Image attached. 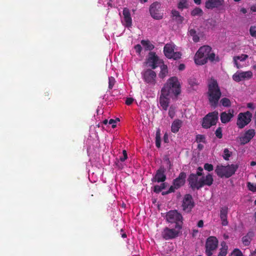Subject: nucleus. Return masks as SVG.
<instances>
[{
    "label": "nucleus",
    "mask_w": 256,
    "mask_h": 256,
    "mask_svg": "<svg viewBox=\"0 0 256 256\" xmlns=\"http://www.w3.org/2000/svg\"><path fill=\"white\" fill-rule=\"evenodd\" d=\"M195 63L198 65L205 64L208 60L211 62L217 61L218 57L212 52V48L208 46H204L200 47L196 52L194 56Z\"/></svg>",
    "instance_id": "nucleus-1"
},
{
    "label": "nucleus",
    "mask_w": 256,
    "mask_h": 256,
    "mask_svg": "<svg viewBox=\"0 0 256 256\" xmlns=\"http://www.w3.org/2000/svg\"><path fill=\"white\" fill-rule=\"evenodd\" d=\"M161 91L171 98L177 97L181 92L180 84L178 78L173 76L168 79Z\"/></svg>",
    "instance_id": "nucleus-2"
},
{
    "label": "nucleus",
    "mask_w": 256,
    "mask_h": 256,
    "mask_svg": "<svg viewBox=\"0 0 256 256\" xmlns=\"http://www.w3.org/2000/svg\"><path fill=\"white\" fill-rule=\"evenodd\" d=\"M221 94L217 82L214 79L210 80L208 83V96L211 106H217Z\"/></svg>",
    "instance_id": "nucleus-3"
},
{
    "label": "nucleus",
    "mask_w": 256,
    "mask_h": 256,
    "mask_svg": "<svg viewBox=\"0 0 256 256\" xmlns=\"http://www.w3.org/2000/svg\"><path fill=\"white\" fill-rule=\"evenodd\" d=\"M238 168L237 164H232L227 166H218L215 172L218 176L222 178H229L234 174Z\"/></svg>",
    "instance_id": "nucleus-4"
},
{
    "label": "nucleus",
    "mask_w": 256,
    "mask_h": 256,
    "mask_svg": "<svg viewBox=\"0 0 256 256\" xmlns=\"http://www.w3.org/2000/svg\"><path fill=\"white\" fill-rule=\"evenodd\" d=\"M164 52L165 56L168 58L176 60L180 58L182 56L181 54L177 51L176 46L173 43L166 44Z\"/></svg>",
    "instance_id": "nucleus-5"
},
{
    "label": "nucleus",
    "mask_w": 256,
    "mask_h": 256,
    "mask_svg": "<svg viewBox=\"0 0 256 256\" xmlns=\"http://www.w3.org/2000/svg\"><path fill=\"white\" fill-rule=\"evenodd\" d=\"M218 113L216 111L208 114L204 118L202 123V127L208 128L216 124L218 120Z\"/></svg>",
    "instance_id": "nucleus-6"
},
{
    "label": "nucleus",
    "mask_w": 256,
    "mask_h": 256,
    "mask_svg": "<svg viewBox=\"0 0 256 256\" xmlns=\"http://www.w3.org/2000/svg\"><path fill=\"white\" fill-rule=\"evenodd\" d=\"M181 228V225L178 223L175 225L174 228H166L162 232V236L166 240L174 238L178 236Z\"/></svg>",
    "instance_id": "nucleus-7"
},
{
    "label": "nucleus",
    "mask_w": 256,
    "mask_h": 256,
    "mask_svg": "<svg viewBox=\"0 0 256 256\" xmlns=\"http://www.w3.org/2000/svg\"><path fill=\"white\" fill-rule=\"evenodd\" d=\"M252 114L250 112H240L238 114L236 124L240 128H242L251 121Z\"/></svg>",
    "instance_id": "nucleus-8"
},
{
    "label": "nucleus",
    "mask_w": 256,
    "mask_h": 256,
    "mask_svg": "<svg viewBox=\"0 0 256 256\" xmlns=\"http://www.w3.org/2000/svg\"><path fill=\"white\" fill-rule=\"evenodd\" d=\"M142 74L144 80L146 84L151 86H154L156 84V74L154 70L147 69L144 70Z\"/></svg>",
    "instance_id": "nucleus-9"
},
{
    "label": "nucleus",
    "mask_w": 256,
    "mask_h": 256,
    "mask_svg": "<svg viewBox=\"0 0 256 256\" xmlns=\"http://www.w3.org/2000/svg\"><path fill=\"white\" fill-rule=\"evenodd\" d=\"M150 12L151 16L154 19L160 20L162 18L163 12L160 3L154 2L150 8Z\"/></svg>",
    "instance_id": "nucleus-10"
},
{
    "label": "nucleus",
    "mask_w": 256,
    "mask_h": 256,
    "mask_svg": "<svg viewBox=\"0 0 256 256\" xmlns=\"http://www.w3.org/2000/svg\"><path fill=\"white\" fill-rule=\"evenodd\" d=\"M218 244V240L215 236H210L207 239L206 252L208 256H211L212 254V251L216 250Z\"/></svg>",
    "instance_id": "nucleus-11"
},
{
    "label": "nucleus",
    "mask_w": 256,
    "mask_h": 256,
    "mask_svg": "<svg viewBox=\"0 0 256 256\" xmlns=\"http://www.w3.org/2000/svg\"><path fill=\"white\" fill-rule=\"evenodd\" d=\"M253 76L252 72L248 70L246 72L238 71L232 76L233 80L236 82L249 80Z\"/></svg>",
    "instance_id": "nucleus-12"
},
{
    "label": "nucleus",
    "mask_w": 256,
    "mask_h": 256,
    "mask_svg": "<svg viewBox=\"0 0 256 256\" xmlns=\"http://www.w3.org/2000/svg\"><path fill=\"white\" fill-rule=\"evenodd\" d=\"M166 220L168 222L177 223L182 226V216L176 210H172L168 212L166 216Z\"/></svg>",
    "instance_id": "nucleus-13"
},
{
    "label": "nucleus",
    "mask_w": 256,
    "mask_h": 256,
    "mask_svg": "<svg viewBox=\"0 0 256 256\" xmlns=\"http://www.w3.org/2000/svg\"><path fill=\"white\" fill-rule=\"evenodd\" d=\"M160 60L158 56L155 53L150 52L149 53L146 64L148 67L152 69H154L158 66Z\"/></svg>",
    "instance_id": "nucleus-14"
},
{
    "label": "nucleus",
    "mask_w": 256,
    "mask_h": 256,
    "mask_svg": "<svg viewBox=\"0 0 256 256\" xmlns=\"http://www.w3.org/2000/svg\"><path fill=\"white\" fill-rule=\"evenodd\" d=\"M255 130L252 128L246 130L240 138V142L242 144L248 143L255 136Z\"/></svg>",
    "instance_id": "nucleus-15"
},
{
    "label": "nucleus",
    "mask_w": 256,
    "mask_h": 256,
    "mask_svg": "<svg viewBox=\"0 0 256 256\" xmlns=\"http://www.w3.org/2000/svg\"><path fill=\"white\" fill-rule=\"evenodd\" d=\"M121 21L124 26L130 28L132 24V18L128 8H124L122 12V15L121 16Z\"/></svg>",
    "instance_id": "nucleus-16"
},
{
    "label": "nucleus",
    "mask_w": 256,
    "mask_h": 256,
    "mask_svg": "<svg viewBox=\"0 0 256 256\" xmlns=\"http://www.w3.org/2000/svg\"><path fill=\"white\" fill-rule=\"evenodd\" d=\"M186 178V174L184 173H181L179 176L174 182L173 186H170L168 192H174L176 189H178L182 186L184 184Z\"/></svg>",
    "instance_id": "nucleus-17"
},
{
    "label": "nucleus",
    "mask_w": 256,
    "mask_h": 256,
    "mask_svg": "<svg viewBox=\"0 0 256 256\" xmlns=\"http://www.w3.org/2000/svg\"><path fill=\"white\" fill-rule=\"evenodd\" d=\"M248 55L242 54L240 56H235L233 58V60L235 66L238 68H242L247 66L245 60L248 58Z\"/></svg>",
    "instance_id": "nucleus-18"
},
{
    "label": "nucleus",
    "mask_w": 256,
    "mask_h": 256,
    "mask_svg": "<svg viewBox=\"0 0 256 256\" xmlns=\"http://www.w3.org/2000/svg\"><path fill=\"white\" fill-rule=\"evenodd\" d=\"M194 206V202L192 196L190 194H186L183 199L182 207L184 210L188 212L193 208Z\"/></svg>",
    "instance_id": "nucleus-19"
},
{
    "label": "nucleus",
    "mask_w": 256,
    "mask_h": 256,
    "mask_svg": "<svg viewBox=\"0 0 256 256\" xmlns=\"http://www.w3.org/2000/svg\"><path fill=\"white\" fill-rule=\"evenodd\" d=\"M170 96L164 94V92L161 91V94L160 96L159 104L162 110H166L170 102Z\"/></svg>",
    "instance_id": "nucleus-20"
},
{
    "label": "nucleus",
    "mask_w": 256,
    "mask_h": 256,
    "mask_svg": "<svg viewBox=\"0 0 256 256\" xmlns=\"http://www.w3.org/2000/svg\"><path fill=\"white\" fill-rule=\"evenodd\" d=\"M224 0H208L205 4V6L208 9H214L222 6Z\"/></svg>",
    "instance_id": "nucleus-21"
},
{
    "label": "nucleus",
    "mask_w": 256,
    "mask_h": 256,
    "mask_svg": "<svg viewBox=\"0 0 256 256\" xmlns=\"http://www.w3.org/2000/svg\"><path fill=\"white\" fill-rule=\"evenodd\" d=\"M234 110L230 109L228 112H222L220 114V120L222 123L226 124L229 122L234 114Z\"/></svg>",
    "instance_id": "nucleus-22"
},
{
    "label": "nucleus",
    "mask_w": 256,
    "mask_h": 256,
    "mask_svg": "<svg viewBox=\"0 0 256 256\" xmlns=\"http://www.w3.org/2000/svg\"><path fill=\"white\" fill-rule=\"evenodd\" d=\"M228 213V208L226 206L222 207L220 210V218L222 221L223 226H226L228 224L227 220V215Z\"/></svg>",
    "instance_id": "nucleus-23"
},
{
    "label": "nucleus",
    "mask_w": 256,
    "mask_h": 256,
    "mask_svg": "<svg viewBox=\"0 0 256 256\" xmlns=\"http://www.w3.org/2000/svg\"><path fill=\"white\" fill-rule=\"evenodd\" d=\"M213 182V178L212 174H208L206 176H204L200 179V184L202 187L204 185L211 186Z\"/></svg>",
    "instance_id": "nucleus-24"
},
{
    "label": "nucleus",
    "mask_w": 256,
    "mask_h": 256,
    "mask_svg": "<svg viewBox=\"0 0 256 256\" xmlns=\"http://www.w3.org/2000/svg\"><path fill=\"white\" fill-rule=\"evenodd\" d=\"M189 182L192 188H202V184H200V180H198L195 175H191L190 176Z\"/></svg>",
    "instance_id": "nucleus-25"
},
{
    "label": "nucleus",
    "mask_w": 256,
    "mask_h": 256,
    "mask_svg": "<svg viewBox=\"0 0 256 256\" xmlns=\"http://www.w3.org/2000/svg\"><path fill=\"white\" fill-rule=\"evenodd\" d=\"M166 176L164 174V171L159 170L157 171L155 176L152 178L153 182H162L165 180Z\"/></svg>",
    "instance_id": "nucleus-26"
},
{
    "label": "nucleus",
    "mask_w": 256,
    "mask_h": 256,
    "mask_svg": "<svg viewBox=\"0 0 256 256\" xmlns=\"http://www.w3.org/2000/svg\"><path fill=\"white\" fill-rule=\"evenodd\" d=\"M182 124V122L179 120H174L171 126V130L174 133L177 132L180 128L181 127Z\"/></svg>",
    "instance_id": "nucleus-27"
},
{
    "label": "nucleus",
    "mask_w": 256,
    "mask_h": 256,
    "mask_svg": "<svg viewBox=\"0 0 256 256\" xmlns=\"http://www.w3.org/2000/svg\"><path fill=\"white\" fill-rule=\"evenodd\" d=\"M228 246L224 241L220 243V248L218 256H226L228 253Z\"/></svg>",
    "instance_id": "nucleus-28"
},
{
    "label": "nucleus",
    "mask_w": 256,
    "mask_h": 256,
    "mask_svg": "<svg viewBox=\"0 0 256 256\" xmlns=\"http://www.w3.org/2000/svg\"><path fill=\"white\" fill-rule=\"evenodd\" d=\"M141 44L146 50H151L154 48V46L148 40H142Z\"/></svg>",
    "instance_id": "nucleus-29"
},
{
    "label": "nucleus",
    "mask_w": 256,
    "mask_h": 256,
    "mask_svg": "<svg viewBox=\"0 0 256 256\" xmlns=\"http://www.w3.org/2000/svg\"><path fill=\"white\" fill-rule=\"evenodd\" d=\"M188 34L192 38V40L196 42L200 40L199 34L193 28H190L188 30Z\"/></svg>",
    "instance_id": "nucleus-30"
},
{
    "label": "nucleus",
    "mask_w": 256,
    "mask_h": 256,
    "mask_svg": "<svg viewBox=\"0 0 256 256\" xmlns=\"http://www.w3.org/2000/svg\"><path fill=\"white\" fill-rule=\"evenodd\" d=\"M252 236V232H248L246 236L242 238V242L244 246H248L250 244Z\"/></svg>",
    "instance_id": "nucleus-31"
},
{
    "label": "nucleus",
    "mask_w": 256,
    "mask_h": 256,
    "mask_svg": "<svg viewBox=\"0 0 256 256\" xmlns=\"http://www.w3.org/2000/svg\"><path fill=\"white\" fill-rule=\"evenodd\" d=\"M188 0H180L178 4V9L182 10L184 8H188Z\"/></svg>",
    "instance_id": "nucleus-32"
},
{
    "label": "nucleus",
    "mask_w": 256,
    "mask_h": 256,
    "mask_svg": "<svg viewBox=\"0 0 256 256\" xmlns=\"http://www.w3.org/2000/svg\"><path fill=\"white\" fill-rule=\"evenodd\" d=\"M202 14V10L199 8H196L191 12V15L192 16H200Z\"/></svg>",
    "instance_id": "nucleus-33"
},
{
    "label": "nucleus",
    "mask_w": 256,
    "mask_h": 256,
    "mask_svg": "<svg viewBox=\"0 0 256 256\" xmlns=\"http://www.w3.org/2000/svg\"><path fill=\"white\" fill-rule=\"evenodd\" d=\"M160 68L161 71L160 72V76L162 78H164L166 76L168 72L167 66L164 64H162V66H161Z\"/></svg>",
    "instance_id": "nucleus-34"
},
{
    "label": "nucleus",
    "mask_w": 256,
    "mask_h": 256,
    "mask_svg": "<svg viewBox=\"0 0 256 256\" xmlns=\"http://www.w3.org/2000/svg\"><path fill=\"white\" fill-rule=\"evenodd\" d=\"M220 103L223 106L226 107L230 106L231 104L230 100L228 98H222L220 100Z\"/></svg>",
    "instance_id": "nucleus-35"
},
{
    "label": "nucleus",
    "mask_w": 256,
    "mask_h": 256,
    "mask_svg": "<svg viewBox=\"0 0 256 256\" xmlns=\"http://www.w3.org/2000/svg\"><path fill=\"white\" fill-rule=\"evenodd\" d=\"M232 256H243L242 252L238 248H235L231 254Z\"/></svg>",
    "instance_id": "nucleus-36"
},
{
    "label": "nucleus",
    "mask_w": 256,
    "mask_h": 256,
    "mask_svg": "<svg viewBox=\"0 0 256 256\" xmlns=\"http://www.w3.org/2000/svg\"><path fill=\"white\" fill-rule=\"evenodd\" d=\"M231 154V152H230L228 149L226 148L224 150V151L223 157L226 160H228V158L230 156Z\"/></svg>",
    "instance_id": "nucleus-37"
},
{
    "label": "nucleus",
    "mask_w": 256,
    "mask_h": 256,
    "mask_svg": "<svg viewBox=\"0 0 256 256\" xmlns=\"http://www.w3.org/2000/svg\"><path fill=\"white\" fill-rule=\"evenodd\" d=\"M115 83V79L114 78L110 76L108 78V88L112 89Z\"/></svg>",
    "instance_id": "nucleus-38"
},
{
    "label": "nucleus",
    "mask_w": 256,
    "mask_h": 256,
    "mask_svg": "<svg viewBox=\"0 0 256 256\" xmlns=\"http://www.w3.org/2000/svg\"><path fill=\"white\" fill-rule=\"evenodd\" d=\"M176 111V108L173 106H171L168 112V115L171 118H173L174 116Z\"/></svg>",
    "instance_id": "nucleus-39"
},
{
    "label": "nucleus",
    "mask_w": 256,
    "mask_h": 256,
    "mask_svg": "<svg viewBox=\"0 0 256 256\" xmlns=\"http://www.w3.org/2000/svg\"><path fill=\"white\" fill-rule=\"evenodd\" d=\"M164 188V184H162L160 186H154V191L156 192H159Z\"/></svg>",
    "instance_id": "nucleus-40"
},
{
    "label": "nucleus",
    "mask_w": 256,
    "mask_h": 256,
    "mask_svg": "<svg viewBox=\"0 0 256 256\" xmlns=\"http://www.w3.org/2000/svg\"><path fill=\"white\" fill-rule=\"evenodd\" d=\"M250 35L252 36H256V26H252L250 30Z\"/></svg>",
    "instance_id": "nucleus-41"
},
{
    "label": "nucleus",
    "mask_w": 256,
    "mask_h": 256,
    "mask_svg": "<svg viewBox=\"0 0 256 256\" xmlns=\"http://www.w3.org/2000/svg\"><path fill=\"white\" fill-rule=\"evenodd\" d=\"M216 135L218 138H222V130L220 128H218L216 131Z\"/></svg>",
    "instance_id": "nucleus-42"
},
{
    "label": "nucleus",
    "mask_w": 256,
    "mask_h": 256,
    "mask_svg": "<svg viewBox=\"0 0 256 256\" xmlns=\"http://www.w3.org/2000/svg\"><path fill=\"white\" fill-rule=\"evenodd\" d=\"M204 168L206 170L210 172L213 170V166L211 164H206L204 166Z\"/></svg>",
    "instance_id": "nucleus-43"
},
{
    "label": "nucleus",
    "mask_w": 256,
    "mask_h": 256,
    "mask_svg": "<svg viewBox=\"0 0 256 256\" xmlns=\"http://www.w3.org/2000/svg\"><path fill=\"white\" fill-rule=\"evenodd\" d=\"M134 49L136 50V53H138V54H140V52L142 50V47L141 45L138 44L134 46Z\"/></svg>",
    "instance_id": "nucleus-44"
},
{
    "label": "nucleus",
    "mask_w": 256,
    "mask_h": 256,
    "mask_svg": "<svg viewBox=\"0 0 256 256\" xmlns=\"http://www.w3.org/2000/svg\"><path fill=\"white\" fill-rule=\"evenodd\" d=\"M248 186L250 190L252 192H256V185H254L250 182H248Z\"/></svg>",
    "instance_id": "nucleus-45"
},
{
    "label": "nucleus",
    "mask_w": 256,
    "mask_h": 256,
    "mask_svg": "<svg viewBox=\"0 0 256 256\" xmlns=\"http://www.w3.org/2000/svg\"><path fill=\"white\" fill-rule=\"evenodd\" d=\"M128 158L126 152L125 150L122 151V156H120V159L121 162H124Z\"/></svg>",
    "instance_id": "nucleus-46"
},
{
    "label": "nucleus",
    "mask_w": 256,
    "mask_h": 256,
    "mask_svg": "<svg viewBox=\"0 0 256 256\" xmlns=\"http://www.w3.org/2000/svg\"><path fill=\"white\" fill-rule=\"evenodd\" d=\"M116 120L119 121V119L118 118L116 120H114L113 119H110L108 121V124H112V128H114L116 127Z\"/></svg>",
    "instance_id": "nucleus-47"
},
{
    "label": "nucleus",
    "mask_w": 256,
    "mask_h": 256,
    "mask_svg": "<svg viewBox=\"0 0 256 256\" xmlns=\"http://www.w3.org/2000/svg\"><path fill=\"white\" fill-rule=\"evenodd\" d=\"M156 144L158 148L160 147V137L159 136H158V134H156Z\"/></svg>",
    "instance_id": "nucleus-48"
},
{
    "label": "nucleus",
    "mask_w": 256,
    "mask_h": 256,
    "mask_svg": "<svg viewBox=\"0 0 256 256\" xmlns=\"http://www.w3.org/2000/svg\"><path fill=\"white\" fill-rule=\"evenodd\" d=\"M172 16L174 18H176L178 16H180L179 12L176 10H172Z\"/></svg>",
    "instance_id": "nucleus-49"
},
{
    "label": "nucleus",
    "mask_w": 256,
    "mask_h": 256,
    "mask_svg": "<svg viewBox=\"0 0 256 256\" xmlns=\"http://www.w3.org/2000/svg\"><path fill=\"white\" fill-rule=\"evenodd\" d=\"M134 101V99L132 98H126V103L128 105H130Z\"/></svg>",
    "instance_id": "nucleus-50"
},
{
    "label": "nucleus",
    "mask_w": 256,
    "mask_h": 256,
    "mask_svg": "<svg viewBox=\"0 0 256 256\" xmlns=\"http://www.w3.org/2000/svg\"><path fill=\"white\" fill-rule=\"evenodd\" d=\"M174 18L179 23H182L184 19V18L182 16L180 15Z\"/></svg>",
    "instance_id": "nucleus-51"
},
{
    "label": "nucleus",
    "mask_w": 256,
    "mask_h": 256,
    "mask_svg": "<svg viewBox=\"0 0 256 256\" xmlns=\"http://www.w3.org/2000/svg\"><path fill=\"white\" fill-rule=\"evenodd\" d=\"M247 107L252 110H254L255 108V106L252 103H248L247 104Z\"/></svg>",
    "instance_id": "nucleus-52"
},
{
    "label": "nucleus",
    "mask_w": 256,
    "mask_h": 256,
    "mask_svg": "<svg viewBox=\"0 0 256 256\" xmlns=\"http://www.w3.org/2000/svg\"><path fill=\"white\" fill-rule=\"evenodd\" d=\"M203 170V169L202 167H199L198 168V172H197V174L198 176H201L202 174V172Z\"/></svg>",
    "instance_id": "nucleus-53"
},
{
    "label": "nucleus",
    "mask_w": 256,
    "mask_h": 256,
    "mask_svg": "<svg viewBox=\"0 0 256 256\" xmlns=\"http://www.w3.org/2000/svg\"><path fill=\"white\" fill-rule=\"evenodd\" d=\"M250 10L253 12H256V4L250 6Z\"/></svg>",
    "instance_id": "nucleus-54"
},
{
    "label": "nucleus",
    "mask_w": 256,
    "mask_h": 256,
    "mask_svg": "<svg viewBox=\"0 0 256 256\" xmlns=\"http://www.w3.org/2000/svg\"><path fill=\"white\" fill-rule=\"evenodd\" d=\"M204 226V222L202 220H200L198 224V226L200 228Z\"/></svg>",
    "instance_id": "nucleus-55"
},
{
    "label": "nucleus",
    "mask_w": 256,
    "mask_h": 256,
    "mask_svg": "<svg viewBox=\"0 0 256 256\" xmlns=\"http://www.w3.org/2000/svg\"><path fill=\"white\" fill-rule=\"evenodd\" d=\"M185 66L184 64H180L178 66V70H182L184 69Z\"/></svg>",
    "instance_id": "nucleus-56"
},
{
    "label": "nucleus",
    "mask_w": 256,
    "mask_h": 256,
    "mask_svg": "<svg viewBox=\"0 0 256 256\" xmlns=\"http://www.w3.org/2000/svg\"><path fill=\"white\" fill-rule=\"evenodd\" d=\"M240 12H242V14H246L247 12V10L246 8H241L240 10Z\"/></svg>",
    "instance_id": "nucleus-57"
},
{
    "label": "nucleus",
    "mask_w": 256,
    "mask_h": 256,
    "mask_svg": "<svg viewBox=\"0 0 256 256\" xmlns=\"http://www.w3.org/2000/svg\"><path fill=\"white\" fill-rule=\"evenodd\" d=\"M195 4H201V0H193Z\"/></svg>",
    "instance_id": "nucleus-58"
},
{
    "label": "nucleus",
    "mask_w": 256,
    "mask_h": 256,
    "mask_svg": "<svg viewBox=\"0 0 256 256\" xmlns=\"http://www.w3.org/2000/svg\"><path fill=\"white\" fill-rule=\"evenodd\" d=\"M249 256H256V249L254 252H252Z\"/></svg>",
    "instance_id": "nucleus-59"
},
{
    "label": "nucleus",
    "mask_w": 256,
    "mask_h": 256,
    "mask_svg": "<svg viewBox=\"0 0 256 256\" xmlns=\"http://www.w3.org/2000/svg\"><path fill=\"white\" fill-rule=\"evenodd\" d=\"M189 83L190 84H191L192 86H194V84H196V83L195 82H191L190 81Z\"/></svg>",
    "instance_id": "nucleus-60"
},
{
    "label": "nucleus",
    "mask_w": 256,
    "mask_h": 256,
    "mask_svg": "<svg viewBox=\"0 0 256 256\" xmlns=\"http://www.w3.org/2000/svg\"><path fill=\"white\" fill-rule=\"evenodd\" d=\"M108 6H110V8L112 7V3L111 2V0H110V2H108Z\"/></svg>",
    "instance_id": "nucleus-61"
},
{
    "label": "nucleus",
    "mask_w": 256,
    "mask_h": 256,
    "mask_svg": "<svg viewBox=\"0 0 256 256\" xmlns=\"http://www.w3.org/2000/svg\"><path fill=\"white\" fill-rule=\"evenodd\" d=\"M255 165H256V162L252 161L250 162L251 166H254Z\"/></svg>",
    "instance_id": "nucleus-62"
},
{
    "label": "nucleus",
    "mask_w": 256,
    "mask_h": 256,
    "mask_svg": "<svg viewBox=\"0 0 256 256\" xmlns=\"http://www.w3.org/2000/svg\"><path fill=\"white\" fill-rule=\"evenodd\" d=\"M103 123L104 124H106L108 123V120H105L104 122H103Z\"/></svg>",
    "instance_id": "nucleus-63"
},
{
    "label": "nucleus",
    "mask_w": 256,
    "mask_h": 256,
    "mask_svg": "<svg viewBox=\"0 0 256 256\" xmlns=\"http://www.w3.org/2000/svg\"><path fill=\"white\" fill-rule=\"evenodd\" d=\"M122 236L123 238H126V234L124 233L122 234Z\"/></svg>",
    "instance_id": "nucleus-64"
}]
</instances>
